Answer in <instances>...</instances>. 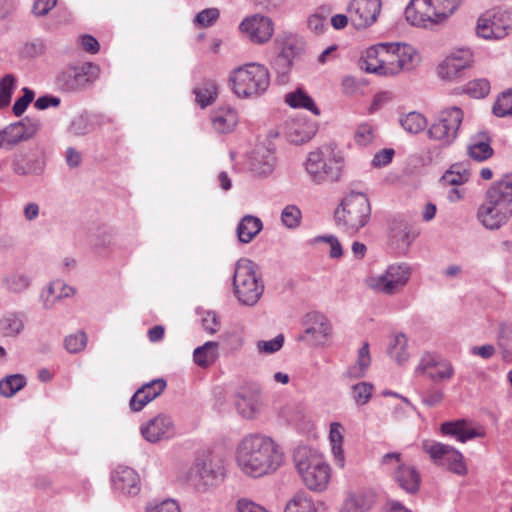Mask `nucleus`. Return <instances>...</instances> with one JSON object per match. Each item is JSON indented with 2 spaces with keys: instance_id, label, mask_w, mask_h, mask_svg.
<instances>
[{
  "instance_id": "obj_3",
  "label": "nucleus",
  "mask_w": 512,
  "mask_h": 512,
  "mask_svg": "<svg viewBox=\"0 0 512 512\" xmlns=\"http://www.w3.org/2000/svg\"><path fill=\"white\" fill-rule=\"evenodd\" d=\"M293 461L308 489L316 492L326 489L330 480V466L317 450L308 446H298L294 450Z\"/></svg>"
},
{
  "instance_id": "obj_27",
  "label": "nucleus",
  "mask_w": 512,
  "mask_h": 512,
  "mask_svg": "<svg viewBox=\"0 0 512 512\" xmlns=\"http://www.w3.org/2000/svg\"><path fill=\"white\" fill-rule=\"evenodd\" d=\"M235 406L242 417L246 419H252L260 411V395L258 392L251 391L239 393L235 402Z\"/></svg>"
},
{
  "instance_id": "obj_15",
  "label": "nucleus",
  "mask_w": 512,
  "mask_h": 512,
  "mask_svg": "<svg viewBox=\"0 0 512 512\" xmlns=\"http://www.w3.org/2000/svg\"><path fill=\"white\" fill-rule=\"evenodd\" d=\"M239 30L254 44L268 42L274 32L271 18L260 14L246 17L239 25Z\"/></svg>"
},
{
  "instance_id": "obj_46",
  "label": "nucleus",
  "mask_w": 512,
  "mask_h": 512,
  "mask_svg": "<svg viewBox=\"0 0 512 512\" xmlns=\"http://www.w3.org/2000/svg\"><path fill=\"white\" fill-rule=\"evenodd\" d=\"M407 338L404 334L400 333L394 336L392 342L388 347V354L395 359V361L402 365L408 359L406 352Z\"/></svg>"
},
{
  "instance_id": "obj_38",
  "label": "nucleus",
  "mask_w": 512,
  "mask_h": 512,
  "mask_svg": "<svg viewBox=\"0 0 512 512\" xmlns=\"http://www.w3.org/2000/svg\"><path fill=\"white\" fill-rule=\"evenodd\" d=\"M304 48L305 43L303 39L297 35L290 34L284 37L279 53L284 54L294 62L302 55Z\"/></svg>"
},
{
  "instance_id": "obj_26",
  "label": "nucleus",
  "mask_w": 512,
  "mask_h": 512,
  "mask_svg": "<svg viewBox=\"0 0 512 512\" xmlns=\"http://www.w3.org/2000/svg\"><path fill=\"white\" fill-rule=\"evenodd\" d=\"M386 47L395 51L396 57H398L396 59L398 61L397 67H400V72L412 70L419 62V55L411 45L386 43Z\"/></svg>"
},
{
  "instance_id": "obj_63",
  "label": "nucleus",
  "mask_w": 512,
  "mask_h": 512,
  "mask_svg": "<svg viewBox=\"0 0 512 512\" xmlns=\"http://www.w3.org/2000/svg\"><path fill=\"white\" fill-rule=\"evenodd\" d=\"M33 99L34 92L29 88H23V95L18 98L13 105V113L16 116H21L27 109L28 105L33 101Z\"/></svg>"
},
{
  "instance_id": "obj_28",
  "label": "nucleus",
  "mask_w": 512,
  "mask_h": 512,
  "mask_svg": "<svg viewBox=\"0 0 512 512\" xmlns=\"http://www.w3.org/2000/svg\"><path fill=\"white\" fill-rule=\"evenodd\" d=\"M35 131V125L29 124L26 126L24 121H19L10 124L5 129L0 131V133L3 138V143L6 142L8 145H15L20 141L30 138Z\"/></svg>"
},
{
  "instance_id": "obj_18",
  "label": "nucleus",
  "mask_w": 512,
  "mask_h": 512,
  "mask_svg": "<svg viewBox=\"0 0 512 512\" xmlns=\"http://www.w3.org/2000/svg\"><path fill=\"white\" fill-rule=\"evenodd\" d=\"M305 323L307 327L304 335L299 336L298 340L308 341L314 345H323L330 337L331 325L323 314L318 312L308 313Z\"/></svg>"
},
{
  "instance_id": "obj_21",
  "label": "nucleus",
  "mask_w": 512,
  "mask_h": 512,
  "mask_svg": "<svg viewBox=\"0 0 512 512\" xmlns=\"http://www.w3.org/2000/svg\"><path fill=\"white\" fill-rule=\"evenodd\" d=\"M217 472L206 462L197 460L187 471L186 481L198 492H204L215 485Z\"/></svg>"
},
{
  "instance_id": "obj_24",
  "label": "nucleus",
  "mask_w": 512,
  "mask_h": 512,
  "mask_svg": "<svg viewBox=\"0 0 512 512\" xmlns=\"http://www.w3.org/2000/svg\"><path fill=\"white\" fill-rule=\"evenodd\" d=\"M45 168L43 158L36 156H28L25 154L16 155L12 162V170L17 175H40Z\"/></svg>"
},
{
  "instance_id": "obj_34",
  "label": "nucleus",
  "mask_w": 512,
  "mask_h": 512,
  "mask_svg": "<svg viewBox=\"0 0 512 512\" xmlns=\"http://www.w3.org/2000/svg\"><path fill=\"white\" fill-rule=\"evenodd\" d=\"M423 450L430 456L431 460L442 466L448 460V451L453 450L454 447L443 444L434 440H425L422 443Z\"/></svg>"
},
{
  "instance_id": "obj_61",
  "label": "nucleus",
  "mask_w": 512,
  "mask_h": 512,
  "mask_svg": "<svg viewBox=\"0 0 512 512\" xmlns=\"http://www.w3.org/2000/svg\"><path fill=\"white\" fill-rule=\"evenodd\" d=\"M196 313L201 315L202 326L207 332L214 333L220 328V322L213 311H202L197 308Z\"/></svg>"
},
{
  "instance_id": "obj_33",
  "label": "nucleus",
  "mask_w": 512,
  "mask_h": 512,
  "mask_svg": "<svg viewBox=\"0 0 512 512\" xmlns=\"http://www.w3.org/2000/svg\"><path fill=\"white\" fill-rule=\"evenodd\" d=\"M74 288L63 285L60 282L51 283L47 288V291H43L41 294V299L43 301V306L46 309H51L56 300H59L64 297H69L71 294H74Z\"/></svg>"
},
{
  "instance_id": "obj_45",
  "label": "nucleus",
  "mask_w": 512,
  "mask_h": 512,
  "mask_svg": "<svg viewBox=\"0 0 512 512\" xmlns=\"http://www.w3.org/2000/svg\"><path fill=\"white\" fill-rule=\"evenodd\" d=\"M90 244L98 255L106 253L113 245V236L106 229H99L90 236Z\"/></svg>"
},
{
  "instance_id": "obj_4",
  "label": "nucleus",
  "mask_w": 512,
  "mask_h": 512,
  "mask_svg": "<svg viewBox=\"0 0 512 512\" xmlns=\"http://www.w3.org/2000/svg\"><path fill=\"white\" fill-rule=\"evenodd\" d=\"M229 83L237 97L256 98L267 91L270 73L262 64L249 63L235 68L230 73Z\"/></svg>"
},
{
  "instance_id": "obj_54",
  "label": "nucleus",
  "mask_w": 512,
  "mask_h": 512,
  "mask_svg": "<svg viewBox=\"0 0 512 512\" xmlns=\"http://www.w3.org/2000/svg\"><path fill=\"white\" fill-rule=\"evenodd\" d=\"M87 344V336L84 331L70 334L64 339L65 349L72 354L82 351Z\"/></svg>"
},
{
  "instance_id": "obj_5",
  "label": "nucleus",
  "mask_w": 512,
  "mask_h": 512,
  "mask_svg": "<svg viewBox=\"0 0 512 512\" xmlns=\"http://www.w3.org/2000/svg\"><path fill=\"white\" fill-rule=\"evenodd\" d=\"M371 206L366 194L351 191L341 201L334 213L336 225L353 235L370 220Z\"/></svg>"
},
{
  "instance_id": "obj_22",
  "label": "nucleus",
  "mask_w": 512,
  "mask_h": 512,
  "mask_svg": "<svg viewBox=\"0 0 512 512\" xmlns=\"http://www.w3.org/2000/svg\"><path fill=\"white\" fill-rule=\"evenodd\" d=\"M440 431L443 435L453 437L461 443L485 436L483 429L470 427L465 419L444 422L440 426Z\"/></svg>"
},
{
  "instance_id": "obj_40",
  "label": "nucleus",
  "mask_w": 512,
  "mask_h": 512,
  "mask_svg": "<svg viewBox=\"0 0 512 512\" xmlns=\"http://www.w3.org/2000/svg\"><path fill=\"white\" fill-rule=\"evenodd\" d=\"M372 505L371 497L365 493H352L343 503L342 512H364Z\"/></svg>"
},
{
  "instance_id": "obj_7",
  "label": "nucleus",
  "mask_w": 512,
  "mask_h": 512,
  "mask_svg": "<svg viewBox=\"0 0 512 512\" xmlns=\"http://www.w3.org/2000/svg\"><path fill=\"white\" fill-rule=\"evenodd\" d=\"M380 464L383 468L393 471V480L406 493L415 494L418 492L421 484L420 473L414 466L403 462L401 453L389 452L384 454Z\"/></svg>"
},
{
  "instance_id": "obj_39",
  "label": "nucleus",
  "mask_w": 512,
  "mask_h": 512,
  "mask_svg": "<svg viewBox=\"0 0 512 512\" xmlns=\"http://www.w3.org/2000/svg\"><path fill=\"white\" fill-rule=\"evenodd\" d=\"M195 101L201 108L211 105L217 97V87L213 81L207 80L202 83L201 87L193 89Z\"/></svg>"
},
{
  "instance_id": "obj_11",
  "label": "nucleus",
  "mask_w": 512,
  "mask_h": 512,
  "mask_svg": "<svg viewBox=\"0 0 512 512\" xmlns=\"http://www.w3.org/2000/svg\"><path fill=\"white\" fill-rule=\"evenodd\" d=\"M509 28L508 14L500 9H492L478 18L476 32L484 39H502L508 34Z\"/></svg>"
},
{
  "instance_id": "obj_13",
  "label": "nucleus",
  "mask_w": 512,
  "mask_h": 512,
  "mask_svg": "<svg viewBox=\"0 0 512 512\" xmlns=\"http://www.w3.org/2000/svg\"><path fill=\"white\" fill-rule=\"evenodd\" d=\"M411 275L407 264L390 265L384 274L380 275L371 286L386 295L399 292L408 282Z\"/></svg>"
},
{
  "instance_id": "obj_53",
  "label": "nucleus",
  "mask_w": 512,
  "mask_h": 512,
  "mask_svg": "<svg viewBox=\"0 0 512 512\" xmlns=\"http://www.w3.org/2000/svg\"><path fill=\"white\" fill-rule=\"evenodd\" d=\"M448 454V460L444 463L443 467L458 475L466 474L467 467L463 455L455 448L448 451Z\"/></svg>"
},
{
  "instance_id": "obj_43",
  "label": "nucleus",
  "mask_w": 512,
  "mask_h": 512,
  "mask_svg": "<svg viewBox=\"0 0 512 512\" xmlns=\"http://www.w3.org/2000/svg\"><path fill=\"white\" fill-rule=\"evenodd\" d=\"M400 124L408 133L417 134L426 128L427 120L419 112L413 111L402 116L400 118Z\"/></svg>"
},
{
  "instance_id": "obj_50",
  "label": "nucleus",
  "mask_w": 512,
  "mask_h": 512,
  "mask_svg": "<svg viewBox=\"0 0 512 512\" xmlns=\"http://www.w3.org/2000/svg\"><path fill=\"white\" fill-rule=\"evenodd\" d=\"M492 112L497 117L512 116V89L501 94L492 107Z\"/></svg>"
},
{
  "instance_id": "obj_52",
  "label": "nucleus",
  "mask_w": 512,
  "mask_h": 512,
  "mask_svg": "<svg viewBox=\"0 0 512 512\" xmlns=\"http://www.w3.org/2000/svg\"><path fill=\"white\" fill-rule=\"evenodd\" d=\"M395 51L392 49H383L380 63L382 64V75H396L400 72V67L398 66V61L396 60Z\"/></svg>"
},
{
  "instance_id": "obj_41",
  "label": "nucleus",
  "mask_w": 512,
  "mask_h": 512,
  "mask_svg": "<svg viewBox=\"0 0 512 512\" xmlns=\"http://www.w3.org/2000/svg\"><path fill=\"white\" fill-rule=\"evenodd\" d=\"M3 287L11 293H22L30 285V278L21 272H12L2 279Z\"/></svg>"
},
{
  "instance_id": "obj_2",
  "label": "nucleus",
  "mask_w": 512,
  "mask_h": 512,
  "mask_svg": "<svg viewBox=\"0 0 512 512\" xmlns=\"http://www.w3.org/2000/svg\"><path fill=\"white\" fill-rule=\"evenodd\" d=\"M512 216V173L492 185L479 206L477 219L487 229L496 230Z\"/></svg>"
},
{
  "instance_id": "obj_1",
  "label": "nucleus",
  "mask_w": 512,
  "mask_h": 512,
  "mask_svg": "<svg viewBox=\"0 0 512 512\" xmlns=\"http://www.w3.org/2000/svg\"><path fill=\"white\" fill-rule=\"evenodd\" d=\"M235 460L247 476L260 478L275 473L284 462L280 446L263 434H249L238 443Z\"/></svg>"
},
{
  "instance_id": "obj_31",
  "label": "nucleus",
  "mask_w": 512,
  "mask_h": 512,
  "mask_svg": "<svg viewBox=\"0 0 512 512\" xmlns=\"http://www.w3.org/2000/svg\"><path fill=\"white\" fill-rule=\"evenodd\" d=\"M218 342L208 341L193 352V361L201 368L211 366L218 358Z\"/></svg>"
},
{
  "instance_id": "obj_32",
  "label": "nucleus",
  "mask_w": 512,
  "mask_h": 512,
  "mask_svg": "<svg viewBox=\"0 0 512 512\" xmlns=\"http://www.w3.org/2000/svg\"><path fill=\"white\" fill-rule=\"evenodd\" d=\"M383 49H386V43H380L368 48L365 56L361 60V69L369 73L382 75V64L380 60Z\"/></svg>"
},
{
  "instance_id": "obj_59",
  "label": "nucleus",
  "mask_w": 512,
  "mask_h": 512,
  "mask_svg": "<svg viewBox=\"0 0 512 512\" xmlns=\"http://www.w3.org/2000/svg\"><path fill=\"white\" fill-rule=\"evenodd\" d=\"M374 138V128L370 124L363 123L357 127L354 139L358 145L367 146L368 144L373 142Z\"/></svg>"
},
{
  "instance_id": "obj_17",
  "label": "nucleus",
  "mask_w": 512,
  "mask_h": 512,
  "mask_svg": "<svg viewBox=\"0 0 512 512\" xmlns=\"http://www.w3.org/2000/svg\"><path fill=\"white\" fill-rule=\"evenodd\" d=\"M417 375L426 374L434 383L449 381L454 377L455 369L447 360H437L430 354L424 355L415 369Z\"/></svg>"
},
{
  "instance_id": "obj_58",
  "label": "nucleus",
  "mask_w": 512,
  "mask_h": 512,
  "mask_svg": "<svg viewBox=\"0 0 512 512\" xmlns=\"http://www.w3.org/2000/svg\"><path fill=\"white\" fill-rule=\"evenodd\" d=\"M167 386L163 378H157L143 384L140 389H144V394L149 398L150 402L163 393Z\"/></svg>"
},
{
  "instance_id": "obj_10",
  "label": "nucleus",
  "mask_w": 512,
  "mask_h": 512,
  "mask_svg": "<svg viewBox=\"0 0 512 512\" xmlns=\"http://www.w3.org/2000/svg\"><path fill=\"white\" fill-rule=\"evenodd\" d=\"M99 76V67L91 62L72 66L60 72L56 78L58 88L65 92H76L93 83Z\"/></svg>"
},
{
  "instance_id": "obj_47",
  "label": "nucleus",
  "mask_w": 512,
  "mask_h": 512,
  "mask_svg": "<svg viewBox=\"0 0 512 512\" xmlns=\"http://www.w3.org/2000/svg\"><path fill=\"white\" fill-rule=\"evenodd\" d=\"M330 14V9L327 7H319L307 19V26L309 30L317 35L324 33L327 28L326 20Z\"/></svg>"
},
{
  "instance_id": "obj_36",
  "label": "nucleus",
  "mask_w": 512,
  "mask_h": 512,
  "mask_svg": "<svg viewBox=\"0 0 512 512\" xmlns=\"http://www.w3.org/2000/svg\"><path fill=\"white\" fill-rule=\"evenodd\" d=\"M23 327L21 313L9 312L0 318V332L6 337L17 336L21 333Z\"/></svg>"
},
{
  "instance_id": "obj_57",
  "label": "nucleus",
  "mask_w": 512,
  "mask_h": 512,
  "mask_svg": "<svg viewBox=\"0 0 512 512\" xmlns=\"http://www.w3.org/2000/svg\"><path fill=\"white\" fill-rule=\"evenodd\" d=\"M373 385L368 382H360L352 387L353 399L358 405L368 403L372 396Z\"/></svg>"
},
{
  "instance_id": "obj_12",
  "label": "nucleus",
  "mask_w": 512,
  "mask_h": 512,
  "mask_svg": "<svg viewBox=\"0 0 512 512\" xmlns=\"http://www.w3.org/2000/svg\"><path fill=\"white\" fill-rule=\"evenodd\" d=\"M382 9L381 0H351L347 6L350 22L357 30L372 26Z\"/></svg>"
},
{
  "instance_id": "obj_14",
  "label": "nucleus",
  "mask_w": 512,
  "mask_h": 512,
  "mask_svg": "<svg viewBox=\"0 0 512 512\" xmlns=\"http://www.w3.org/2000/svg\"><path fill=\"white\" fill-rule=\"evenodd\" d=\"M404 15L407 22L416 27L427 28L442 24L431 0H410Z\"/></svg>"
},
{
  "instance_id": "obj_44",
  "label": "nucleus",
  "mask_w": 512,
  "mask_h": 512,
  "mask_svg": "<svg viewBox=\"0 0 512 512\" xmlns=\"http://www.w3.org/2000/svg\"><path fill=\"white\" fill-rule=\"evenodd\" d=\"M294 62L284 54L278 53L273 59L271 66L277 75V81L280 84H286L289 80V74Z\"/></svg>"
},
{
  "instance_id": "obj_62",
  "label": "nucleus",
  "mask_w": 512,
  "mask_h": 512,
  "mask_svg": "<svg viewBox=\"0 0 512 512\" xmlns=\"http://www.w3.org/2000/svg\"><path fill=\"white\" fill-rule=\"evenodd\" d=\"M497 342L501 348H507L512 343V322L503 321L499 323Z\"/></svg>"
},
{
  "instance_id": "obj_6",
  "label": "nucleus",
  "mask_w": 512,
  "mask_h": 512,
  "mask_svg": "<svg viewBox=\"0 0 512 512\" xmlns=\"http://www.w3.org/2000/svg\"><path fill=\"white\" fill-rule=\"evenodd\" d=\"M264 292V283L249 259H240L233 274V294L241 305L254 306Z\"/></svg>"
},
{
  "instance_id": "obj_48",
  "label": "nucleus",
  "mask_w": 512,
  "mask_h": 512,
  "mask_svg": "<svg viewBox=\"0 0 512 512\" xmlns=\"http://www.w3.org/2000/svg\"><path fill=\"white\" fill-rule=\"evenodd\" d=\"M437 16L444 23L461 6L463 0H431Z\"/></svg>"
},
{
  "instance_id": "obj_42",
  "label": "nucleus",
  "mask_w": 512,
  "mask_h": 512,
  "mask_svg": "<svg viewBox=\"0 0 512 512\" xmlns=\"http://www.w3.org/2000/svg\"><path fill=\"white\" fill-rule=\"evenodd\" d=\"M26 385V379L22 374L8 375L0 381V394L4 397H12Z\"/></svg>"
},
{
  "instance_id": "obj_35",
  "label": "nucleus",
  "mask_w": 512,
  "mask_h": 512,
  "mask_svg": "<svg viewBox=\"0 0 512 512\" xmlns=\"http://www.w3.org/2000/svg\"><path fill=\"white\" fill-rule=\"evenodd\" d=\"M285 102L292 108H303L315 115L320 114V110L314 103V100L302 89L288 93L285 96Z\"/></svg>"
},
{
  "instance_id": "obj_49",
  "label": "nucleus",
  "mask_w": 512,
  "mask_h": 512,
  "mask_svg": "<svg viewBox=\"0 0 512 512\" xmlns=\"http://www.w3.org/2000/svg\"><path fill=\"white\" fill-rule=\"evenodd\" d=\"M220 18V10L217 8H206L196 14L193 25L197 29L209 28Z\"/></svg>"
},
{
  "instance_id": "obj_19",
  "label": "nucleus",
  "mask_w": 512,
  "mask_h": 512,
  "mask_svg": "<svg viewBox=\"0 0 512 512\" xmlns=\"http://www.w3.org/2000/svg\"><path fill=\"white\" fill-rule=\"evenodd\" d=\"M143 438L150 443L170 439L175 435L174 423L170 416L158 414L140 427Z\"/></svg>"
},
{
  "instance_id": "obj_30",
  "label": "nucleus",
  "mask_w": 512,
  "mask_h": 512,
  "mask_svg": "<svg viewBox=\"0 0 512 512\" xmlns=\"http://www.w3.org/2000/svg\"><path fill=\"white\" fill-rule=\"evenodd\" d=\"M262 221L255 216L246 215L238 223L237 237L242 243H249L262 230Z\"/></svg>"
},
{
  "instance_id": "obj_8",
  "label": "nucleus",
  "mask_w": 512,
  "mask_h": 512,
  "mask_svg": "<svg viewBox=\"0 0 512 512\" xmlns=\"http://www.w3.org/2000/svg\"><path fill=\"white\" fill-rule=\"evenodd\" d=\"M464 113L460 107L451 106L441 110L428 128V137L443 146L452 144L458 136Z\"/></svg>"
},
{
  "instance_id": "obj_23",
  "label": "nucleus",
  "mask_w": 512,
  "mask_h": 512,
  "mask_svg": "<svg viewBox=\"0 0 512 512\" xmlns=\"http://www.w3.org/2000/svg\"><path fill=\"white\" fill-rule=\"evenodd\" d=\"M275 164L274 150L263 145L256 146L249 158L251 171L259 176H267L272 173Z\"/></svg>"
},
{
  "instance_id": "obj_37",
  "label": "nucleus",
  "mask_w": 512,
  "mask_h": 512,
  "mask_svg": "<svg viewBox=\"0 0 512 512\" xmlns=\"http://www.w3.org/2000/svg\"><path fill=\"white\" fill-rule=\"evenodd\" d=\"M284 512H317V509L310 495L298 492L287 502Z\"/></svg>"
},
{
  "instance_id": "obj_25",
  "label": "nucleus",
  "mask_w": 512,
  "mask_h": 512,
  "mask_svg": "<svg viewBox=\"0 0 512 512\" xmlns=\"http://www.w3.org/2000/svg\"><path fill=\"white\" fill-rule=\"evenodd\" d=\"M491 139L487 132H479L473 136L467 147L468 156L477 161L483 162L493 155V148L490 145Z\"/></svg>"
},
{
  "instance_id": "obj_51",
  "label": "nucleus",
  "mask_w": 512,
  "mask_h": 512,
  "mask_svg": "<svg viewBox=\"0 0 512 512\" xmlns=\"http://www.w3.org/2000/svg\"><path fill=\"white\" fill-rule=\"evenodd\" d=\"M463 91L469 96L480 99L487 96L490 92V83L487 79H475L473 81L468 82Z\"/></svg>"
},
{
  "instance_id": "obj_20",
  "label": "nucleus",
  "mask_w": 512,
  "mask_h": 512,
  "mask_svg": "<svg viewBox=\"0 0 512 512\" xmlns=\"http://www.w3.org/2000/svg\"><path fill=\"white\" fill-rule=\"evenodd\" d=\"M110 481L115 493L136 495L140 491L139 475L134 469L128 466H117L111 472Z\"/></svg>"
},
{
  "instance_id": "obj_56",
  "label": "nucleus",
  "mask_w": 512,
  "mask_h": 512,
  "mask_svg": "<svg viewBox=\"0 0 512 512\" xmlns=\"http://www.w3.org/2000/svg\"><path fill=\"white\" fill-rule=\"evenodd\" d=\"M14 85L15 77L12 74H7L0 81V109H3L10 104Z\"/></svg>"
},
{
  "instance_id": "obj_29",
  "label": "nucleus",
  "mask_w": 512,
  "mask_h": 512,
  "mask_svg": "<svg viewBox=\"0 0 512 512\" xmlns=\"http://www.w3.org/2000/svg\"><path fill=\"white\" fill-rule=\"evenodd\" d=\"M344 427L339 422H332L329 429V441L334 456L335 465L344 468L345 456L343 450Z\"/></svg>"
},
{
  "instance_id": "obj_16",
  "label": "nucleus",
  "mask_w": 512,
  "mask_h": 512,
  "mask_svg": "<svg viewBox=\"0 0 512 512\" xmlns=\"http://www.w3.org/2000/svg\"><path fill=\"white\" fill-rule=\"evenodd\" d=\"M473 63V54L469 49H459L449 55L439 66L441 79L453 81L463 76L466 69Z\"/></svg>"
},
{
  "instance_id": "obj_60",
  "label": "nucleus",
  "mask_w": 512,
  "mask_h": 512,
  "mask_svg": "<svg viewBox=\"0 0 512 512\" xmlns=\"http://www.w3.org/2000/svg\"><path fill=\"white\" fill-rule=\"evenodd\" d=\"M284 344V336L282 334L277 335L271 340H260L257 342V349L260 353L273 354L279 351Z\"/></svg>"
},
{
  "instance_id": "obj_9",
  "label": "nucleus",
  "mask_w": 512,
  "mask_h": 512,
  "mask_svg": "<svg viewBox=\"0 0 512 512\" xmlns=\"http://www.w3.org/2000/svg\"><path fill=\"white\" fill-rule=\"evenodd\" d=\"M325 159H333V162L337 163L340 161V151L335 144L323 145L308 154L305 168L315 183H322L328 180L337 181L336 169H330L328 172L323 170Z\"/></svg>"
},
{
  "instance_id": "obj_64",
  "label": "nucleus",
  "mask_w": 512,
  "mask_h": 512,
  "mask_svg": "<svg viewBox=\"0 0 512 512\" xmlns=\"http://www.w3.org/2000/svg\"><path fill=\"white\" fill-rule=\"evenodd\" d=\"M146 512H181L178 503L173 499H165L160 503H150Z\"/></svg>"
},
{
  "instance_id": "obj_55",
  "label": "nucleus",
  "mask_w": 512,
  "mask_h": 512,
  "mask_svg": "<svg viewBox=\"0 0 512 512\" xmlns=\"http://www.w3.org/2000/svg\"><path fill=\"white\" fill-rule=\"evenodd\" d=\"M302 214L296 205H287L281 212V221L289 229L300 225Z\"/></svg>"
}]
</instances>
